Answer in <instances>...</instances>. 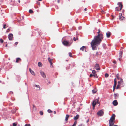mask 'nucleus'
<instances>
[{"label": "nucleus", "mask_w": 126, "mask_h": 126, "mask_svg": "<svg viewBox=\"0 0 126 126\" xmlns=\"http://www.w3.org/2000/svg\"><path fill=\"white\" fill-rule=\"evenodd\" d=\"M98 35L94 37V39L91 43V45L93 50L97 49V46L99 45L103 38V35L102 33H100L101 31L99 29L98 30Z\"/></svg>", "instance_id": "obj_1"}, {"label": "nucleus", "mask_w": 126, "mask_h": 126, "mask_svg": "<svg viewBox=\"0 0 126 126\" xmlns=\"http://www.w3.org/2000/svg\"><path fill=\"white\" fill-rule=\"evenodd\" d=\"M115 115L114 114H112L109 121V126L113 125L115 123Z\"/></svg>", "instance_id": "obj_2"}, {"label": "nucleus", "mask_w": 126, "mask_h": 126, "mask_svg": "<svg viewBox=\"0 0 126 126\" xmlns=\"http://www.w3.org/2000/svg\"><path fill=\"white\" fill-rule=\"evenodd\" d=\"M117 4L119 5V7H116V10L118 11L121 10L123 6L122 3L121 2H118Z\"/></svg>", "instance_id": "obj_3"}, {"label": "nucleus", "mask_w": 126, "mask_h": 126, "mask_svg": "<svg viewBox=\"0 0 126 126\" xmlns=\"http://www.w3.org/2000/svg\"><path fill=\"white\" fill-rule=\"evenodd\" d=\"M72 43H70L69 41L66 40H64L62 42L63 44L65 46H69L71 45Z\"/></svg>", "instance_id": "obj_4"}, {"label": "nucleus", "mask_w": 126, "mask_h": 126, "mask_svg": "<svg viewBox=\"0 0 126 126\" xmlns=\"http://www.w3.org/2000/svg\"><path fill=\"white\" fill-rule=\"evenodd\" d=\"M97 103L98 104L99 103V102H98V99H96L94 100L93 101L92 103V105L93 107V109L95 107V106Z\"/></svg>", "instance_id": "obj_5"}, {"label": "nucleus", "mask_w": 126, "mask_h": 126, "mask_svg": "<svg viewBox=\"0 0 126 126\" xmlns=\"http://www.w3.org/2000/svg\"><path fill=\"white\" fill-rule=\"evenodd\" d=\"M103 111V110H101L97 112V114L100 116H101L103 115L104 113Z\"/></svg>", "instance_id": "obj_6"}, {"label": "nucleus", "mask_w": 126, "mask_h": 126, "mask_svg": "<svg viewBox=\"0 0 126 126\" xmlns=\"http://www.w3.org/2000/svg\"><path fill=\"white\" fill-rule=\"evenodd\" d=\"M92 72L93 74V76L94 78H95L96 77L97 78H98V76H97V74L95 70H92Z\"/></svg>", "instance_id": "obj_7"}, {"label": "nucleus", "mask_w": 126, "mask_h": 126, "mask_svg": "<svg viewBox=\"0 0 126 126\" xmlns=\"http://www.w3.org/2000/svg\"><path fill=\"white\" fill-rule=\"evenodd\" d=\"M95 69L97 70H100L99 65L97 63L94 66Z\"/></svg>", "instance_id": "obj_8"}, {"label": "nucleus", "mask_w": 126, "mask_h": 126, "mask_svg": "<svg viewBox=\"0 0 126 126\" xmlns=\"http://www.w3.org/2000/svg\"><path fill=\"white\" fill-rule=\"evenodd\" d=\"M122 16V14L121 13H120L119 14V19L121 20H123L125 18V17L123 16Z\"/></svg>", "instance_id": "obj_9"}, {"label": "nucleus", "mask_w": 126, "mask_h": 126, "mask_svg": "<svg viewBox=\"0 0 126 126\" xmlns=\"http://www.w3.org/2000/svg\"><path fill=\"white\" fill-rule=\"evenodd\" d=\"M8 38L9 40H12L13 35L12 34H10L8 35Z\"/></svg>", "instance_id": "obj_10"}, {"label": "nucleus", "mask_w": 126, "mask_h": 126, "mask_svg": "<svg viewBox=\"0 0 126 126\" xmlns=\"http://www.w3.org/2000/svg\"><path fill=\"white\" fill-rule=\"evenodd\" d=\"M40 73L41 75L44 78H45L46 77V75L44 73L41 71H40Z\"/></svg>", "instance_id": "obj_11"}, {"label": "nucleus", "mask_w": 126, "mask_h": 126, "mask_svg": "<svg viewBox=\"0 0 126 126\" xmlns=\"http://www.w3.org/2000/svg\"><path fill=\"white\" fill-rule=\"evenodd\" d=\"M113 104L115 106H116L118 104V102L116 100H115L113 102Z\"/></svg>", "instance_id": "obj_12"}, {"label": "nucleus", "mask_w": 126, "mask_h": 126, "mask_svg": "<svg viewBox=\"0 0 126 126\" xmlns=\"http://www.w3.org/2000/svg\"><path fill=\"white\" fill-rule=\"evenodd\" d=\"M118 83H120V84L122 85V86H123L122 85L123 84V80L122 79H121L120 81H118Z\"/></svg>", "instance_id": "obj_13"}, {"label": "nucleus", "mask_w": 126, "mask_h": 126, "mask_svg": "<svg viewBox=\"0 0 126 126\" xmlns=\"http://www.w3.org/2000/svg\"><path fill=\"white\" fill-rule=\"evenodd\" d=\"M107 37L109 38L110 37V32H108L106 33Z\"/></svg>", "instance_id": "obj_14"}, {"label": "nucleus", "mask_w": 126, "mask_h": 126, "mask_svg": "<svg viewBox=\"0 0 126 126\" xmlns=\"http://www.w3.org/2000/svg\"><path fill=\"white\" fill-rule=\"evenodd\" d=\"M48 62H49V63L51 65H52L53 63H52V59H51L50 58H48Z\"/></svg>", "instance_id": "obj_15"}, {"label": "nucleus", "mask_w": 126, "mask_h": 126, "mask_svg": "<svg viewBox=\"0 0 126 126\" xmlns=\"http://www.w3.org/2000/svg\"><path fill=\"white\" fill-rule=\"evenodd\" d=\"M79 117V115L78 114H77L76 116H75L74 118V119L75 120H76L78 119Z\"/></svg>", "instance_id": "obj_16"}, {"label": "nucleus", "mask_w": 126, "mask_h": 126, "mask_svg": "<svg viewBox=\"0 0 126 126\" xmlns=\"http://www.w3.org/2000/svg\"><path fill=\"white\" fill-rule=\"evenodd\" d=\"M118 96L119 94L117 93L114 94V96L115 99H116L118 97Z\"/></svg>", "instance_id": "obj_17"}, {"label": "nucleus", "mask_w": 126, "mask_h": 126, "mask_svg": "<svg viewBox=\"0 0 126 126\" xmlns=\"http://www.w3.org/2000/svg\"><path fill=\"white\" fill-rule=\"evenodd\" d=\"M21 59L19 58H18L16 59V63H18L19 61H21Z\"/></svg>", "instance_id": "obj_18"}, {"label": "nucleus", "mask_w": 126, "mask_h": 126, "mask_svg": "<svg viewBox=\"0 0 126 126\" xmlns=\"http://www.w3.org/2000/svg\"><path fill=\"white\" fill-rule=\"evenodd\" d=\"M69 116V115H66L65 116V120L66 121L68 120V118Z\"/></svg>", "instance_id": "obj_19"}, {"label": "nucleus", "mask_w": 126, "mask_h": 126, "mask_svg": "<svg viewBox=\"0 0 126 126\" xmlns=\"http://www.w3.org/2000/svg\"><path fill=\"white\" fill-rule=\"evenodd\" d=\"M120 83H118V84L117 85L116 87V89H118L120 88V86L121 85Z\"/></svg>", "instance_id": "obj_20"}, {"label": "nucleus", "mask_w": 126, "mask_h": 126, "mask_svg": "<svg viewBox=\"0 0 126 126\" xmlns=\"http://www.w3.org/2000/svg\"><path fill=\"white\" fill-rule=\"evenodd\" d=\"M29 71L31 73L32 75H33L34 74V72L30 68L29 69Z\"/></svg>", "instance_id": "obj_21"}, {"label": "nucleus", "mask_w": 126, "mask_h": 126, "mask_svg": "<svg viewBox=\"0 0 126 126\" xmlns=\"http://www.w3.org/2000/svg\"><path fill=\"white\" fill-rule=\"evenodd\" d=\"M116 79H114V84L113 87H116V83H117V82L116 80Z\"/></svg>", "instance_id": "obj_22"}, {"label": "nucleus", "mask_w": 126, "mask_h": 126, "mask_svg": "<svg viewBox=\"0 0 126 126\" xmlns=\"http://www.w3.org/2000/svg\"><path fill=\"white\" fill-rule=\"evenodd\" d=\"M38 65L39 67H41L42 65V63L40 62H39L38 63Z\"/></svg>", "instance_id": "obj_23"}, {"label": "nucleus", "mask_w": 126, "mask_h": 126, "mask_svg": "<svg viewBox=\"0 0 126 126\" xmlns=\"http://www.w3.org/2000/svg\"><path fill=\"white\" fill-rule=\"evenodd\" d=\"M85 48V46H83L82 47H81L80 48V49L82 51H83L84 49Z\"/></svg>", "instance_id": "obj_24"}, {"label": "nucleus", "mask_w": 126, "mask_h": 126, "mask_svg": "<svg viewBox=\"0 0 126 126\" xmlns=\"http://www.w3.org/2000/svg\"><path fill=\"white\" fill-rule=\"evenodd\" d=\"M34 87H36L37 88H39V90L40 89V87L39 86V85H35L34 86Z\"/></svg>", "instance_id": "obj_25"}, {"label": "nucleus", "mask_w": 126, "mask_h": 126, "mask_svg": "<svg viewBox=\"0 0 126 126\" xmlns=\"http://www.w3.org/2000/svg\"><path fill=\"white\" fill-rule=\"evenodd\" d=\"M73 40L74 41H76V40H78V38H75V37H74L73 38Z\"/></svg>", "instance_id": "obj_26"}, {"label": "nucleus", "mask_w": 126, "mask_h": 126, "mask_svg": "<svg viewBox=\"0 0 126 126\" xmlns=\"http://www.w3.org/2000/svg\"><path fill=\"white\" fill-rule=\"evenodd\" d=\"M122 57V55H120L119 56V60L120 61L121 60V58Z\"/></svg>", "instance_id": "obj_27"}, {"label": "nucleus", "mask_w": 126, "mask_h": 126, "mask_svg": "<svg viewBox=\"0 0 126 126\" xmlns=\"http://www.w3.org/2000/svg\"><path fill=\"white\" fill-rule=\"evenodd\" d=\"M77 122L76 121L74 122V124L72 126H75L76 125Z\"/></svg>", "instance_id": "obj_28"}, {"label": "nucleus", "mask_w": 126, "mask_h": 126, "mask_svg": "<svg viewBox=\"0 0 126 126\" xmlns=\"http://www.w3.org/2000/svg\"><path fill=\"white\" fill-rule=\"evenodd\" d=\"M29 12L30 13H32L33 12L32 10L31 9H30L29 11Z\"/></svg>", "instance_id": "obj_29"}, {"label": "nucleus", "mask_w": 126, "mask_h": 126, "mask_svg": "<svg viewBox=\"0 0 126 126\" xmlns=\"http://www.w3.org/2000/svg\"><path fill=\"white\" fill-rule=\"evenodd\" d=\"M48 112L49 113H51L52 112V111L50 109H48L47 110Z\"/></svg>", "instance_id": "obj_30"}, {"label": "nucleus", "mask_w": 126, "mask_h": 126, "mask_svg": "<svg viewBox=\"0 0 126 126\" xmlns=\"http://www.w3.org/2000/svg\"><path fill=\"white\" fill-rule=\"evenodd\" d=\"M105 76L106 78L108 77L109 76V75L107 73L105 74Z\"/></svg>", "instance_id": "obj_31"}, {"label": "nucleus", "mask_w": 126, "mask_h": 126, "mask_svg": "<svg viewBox=\"0 0 126 126\" xmlns=\"http://www.w3.org/2000/svg\"><path fill=\"white\" fill-rule=\"evenodd\" d=\"M40 113L41 115H43V112L42 111H40Z\"/></svg>", "instance_id": "obj_32"}, {"label": "nucleus", "mask_w": 126, "mask_h": 126, "mask_svg": "<svg viewBox=\"0 0 126 126\" xmlns=\"http://www.w3.org/2000/svg\"><path fill=\"white\" fill-rule=\"evenodd\" d=\"M69 56L71 57H72V53L71 52L69 53Z\"/></svg>", "instance_id": "obj_33"}, {"label": "nucleus", "mask_w": 126, "mask_h": 126, "mask_svg": "<svg viewBox=\"0 0 126 126\" xmlns=\"http://www.w3.org/2000/svg\"><path fill=\"white\" fill-rule=\"evenodd\" d=\"M0 42L1 43H3V40L2 39H0Z\"/></svg>", "instance_id": "obj_34"}, {"label": "nucleus", "mask_w": 126, "mask_h": 126, "mask_svg": "<svg viewBox=\"0 0 126 126\" xmlns=\"http://www.w3.org/2000/svg\"><path fill=\"white\" fill-rule=\"evenodd\" d=\"M30 124H27L25 125V126H30Z\"/></svg>", "instance_id": "obj_35"}, {"label": "nucleus", "mask_w": 126, "mask_h": 126, "mask_svg": "<svg viewBox=\"0 0 126 126\" xmlns=\"http://www.w3.org/2000/svg\"><path fill=\"white\" fill-rule=\"evenodd\" d=\"M92 92L93 93V94H94L96 92V91H94V90H92Z\"/></svg>", "instance_id": "obj_36"}, {"label": "nucleus", "mask_w": 126, "mask_h": 126, "mask_svg": "<svg viewBox=\"0 0 126 126\" xmlns=\"http://www.w3.org/2000/svg\"><path fill=\"white\" fill-rule=\"evenodd\" d=\"M17 125L15 123H14L13 124V126H16Z\"/></svg>", "instance_id": "obj_37"}, {"label": "nucleus", "mask_w": 126, "mask_h": 126, "mask_svg": "<svg viewBox=\"0 0 126 126\" xmlns=\"http://www.w3.org/2000/svg\"><path fill=\"white\" fill-rule=\"evenodd\" d=\"M123 54V52L122 51H120V55H122Z\"/></svg>", "instance_id": "obj_38"}, {"label": "nucleus", "mask_w": 126, "mask_h": 126, "mask_svg": "<svg viewBox=\"0 0 126 126\" xmlns=\"http://www.w3.org/2000/svg\"><path fill=\"white\" fill-rule=\"evenodd\" d=\"M69 68L70 67L69 66L66 67V69H69Z\"/></svg>", "instance_id": "obj_39"}, {"label": "nucleus", "mask_w": 126, "mask_h": 126, "mask_svg": "<svg viewBox=\"0 0 126 126\" xmlns=\"http://www.w3.org/2000/svg\"><path fill=\"white\" fill-rule=\"evenodd\" d=\"M6 25L5 24H4L3 25V28L4 29H5L6 28L5 27H6Z\"/></svg>", "instance_id": "obj_40"}, {"label": "nucleus", "mask_w": 126, "mask_h": 126, "mask_svg": "<svg viewBox=\"0 0 126 126\" xmlns=\"http://www.w3.org/2000/svg\"><path fill=\"white\" fill-rule=\"evenodd\" d=\"M79 126H84V125L81 124H80L79 125Z\"/></svg>", "instance_id": "obj_41"}, {"label": "nucleus", "mask_w": 126, "mask_h": 126, "mask_svg": "<svg viewBox=\"0 0 126 126\" xmlns=\"http://www.w3.org/2000/svg\"><path fill=\"white\" fill-rule=\"evenodd\" d=\"M93 76V75L92 74H90V77H91Z\"/></svg>", "instance_id": "obj_42"}, {"label": "nucleus", "mask_w": 126, "mask_h": 126, "mask_svg": "<svg viewBox=\"0 0 126 126\" xmlns=\"http://www.w3.org/2000/svg\"><path fill=\"white\" fill-rule=\"evenodd\" d=\"M115 87H113V92H114V91L115 89Z\"/></svg>", "instance_id": "obj_43"}, {"label": "nucleus", "mask_w": 126, "mask_h": 126, "mask_svg": "<svg viewBox=\"0 0 126 126\" xmlns=\"http://www.w3.org/2000/svg\"><path fill=\"white\" fill-rule=\"evenodd\" d=\"M18 42H16L15 43V44L16 46L17 45V44H18Z\"/></svg>", "instance_id": "obj_44"}, {"label": "nucleus", "mask_w": 126, "mask_h": 126, "mask_svg": "<svg viewBox=\"0 0 126 126\" xmlns=\"http://www.w3.org/2000/svg\"><path fill=\"white\" fill-rule=\"evenodd\" d=\"M113 63L114 64H116V62L115 61H113Z\"/></svg>", "instance_id": "obj_45"}, {"label": "nucleus", "mask_w": 126, "mask_h": 126, "mask_svg": "<svg viewBox=\"0 0 126 126\" xmlns=\"http://www.w3.org/2000/svg\"><path fill=\"white\" fill-rule=\"evenodd\" d=\"M98 54V52H96V56H97Z\"/></svg>", "instance_id": "obj_46"}, {"label": "nucleus", "mask_w": 126, "mask_h": 126, "mask_svg": "<svg viewBox=\"0 0 126 126\" xmlns=\"http://www.w3.org/2000/svg\"><path fill=\"white\" fill-rule=\"evenodd\" d=\"M87 10L86 8H85L84 10V11H87Z\"/></svg>", "instance_id": "obj_47"}, {"label": "nucleus", "mask_w": 126, "mask_h": 126, "mask_svg": "<svg viewBox=\"0 0 126 126\" xmlns=\"http://www.w3.org/2000/svg\"><path fill=\"white\" fill-rule=\"evenodd\" d=\"M116 77H117V79H118V80L119 79V77L118 76H116Z\"/></svg>", "instance_id": "obj_48"}, {"label": "nucleus", "mask_w": 126, "mask_h": 126, "mask_svg": "<svg viewBox=\"0 0 126 126\" xmlns=\"http://www.w3.org/2000/svg\"><path fill=\"white\" fill-rule=\"evenodd\" d=\"M111 16L112 17V18H111V19H113V16L112 15Z\"/></svg>", "instance_id": "obj_49"}, {"label": "nucleus", "mask_w": 126, "mask_h": 126, "mask_svg": "<svg viewBox=\"0 0 126 126\" xmlns=\"http://www.w3.org/2000/svg\"><path fill=\"white\" fill-rule=\"evenodd\" d=\"M57 1L58 3H59L60 2V0H58Z\"/></svg>", "instance_id": "obj_50"}, {"label": "nucleus", "mask_w": 126, "mask_h": 126, "mask_svg": "<svg viewBox=\"0 0 126 126\" xmlns=\"http://www.w3.org/2000/svg\"><path fill=\"white\" fill-rule=\"evenodd\" d=\"M89 121V120L88 119L86 121V122L88 123Z\"/></svg>", "instance_id": "obj_51"}, {"label": "nucleus", "mask_w": 126, "mask_h": 126, "mask_svg": "<svg viewBox=\"0 0 126 126\" xmlns=\"http://www.w3.org/2000/svg\"><path fill=\"white\" fill-rule=\"evenodd\" d=\"M101 12L102 13H104V12L102 10V12Z\"/></svg>", "instance_id": "obj_52"}, {"label": "nucleus", "mask_w": 126, "mask_h": 126, "mask_svg": "<svg viewBox=\"0 0 126 126\" xmlns=\"http://www.w3.org/2000/svg\"><path fill=\"white\" fill-rule=\"evenodd\" d=\"M18 2H19V3H20V0H18Z\"/></svg>", "instance_id": "obj_53"}, {"label": "nucleus", "mask_w": 126, "mask_h": 126, "mask_svg": "<svg viewBox=\"0 0 126 126\" xmlns=\"http://www.w3.org/2000/svg\"><path fill=\"white\" fill-rule=\"evenodd\" d=\"M38 0L39 1H40L42 0Z\"/></svg>", "instance_id": "obj_54"}, {"label": "nucleus", "mask_w": 126, "mask_h": 126, "mask_svg": "<svg viewBox=\"0 0 126 126\" xmlns=\"http://www.w3.org/2000/svg\"><path fill=\"white\" fill-rule=\"evenodd\" d=\"M54 113L55 114L56 113V112H55V111H54Z\"/></svg>", "instance_id": "obj_55"}, {"label": "nucleus", "mask_w": 126, "mask_h": 126, "mask_svg": "<svg viewBox=\"0 0 126 126\" xmlns=\"http://www.w3.org/2000/svg\"><path fill=\"white\" fill-rule=\"evenodd\" d=\"M7 46V45H6V46Z\"/></svg>", "instance_id": "obj_56"}, {"label": "nucleus", "mask_w": 126, "mask_h": 126, "mask_svg": "<svg viewBox=\"0 0 126 126\" xmlns=\"http://www.w3.org/2000/svg\"><path fill=\"white\" fill-rule=\"evenodd\" d=\"M71 41H72V42L73 41L72 40H71Z\"/></svg>", "instance_id": "obj_57"}]
</instances>
